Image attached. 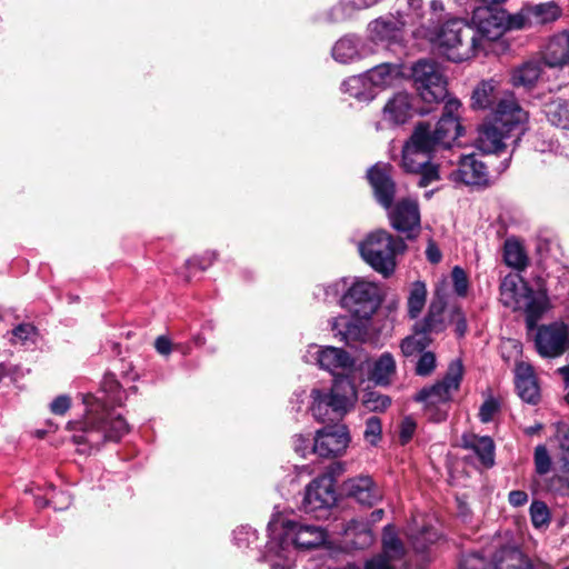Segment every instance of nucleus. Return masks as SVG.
<instances>
[{
  "instance_id": "obj_13",
  "label": "nucleus",
  "mask_w": 569,
  "mask_h": 569,
  "mask_svg": "<svg viewBox=\"0 0 569 569\" xmlns=\"http://www.w3.org/2000/svg\"><path fill=\"white\" fill-rule=\"evenodd\" d=\"M535 343L540 356L556 358L569 348L568 327L562 322L541 326L537 330Z\"/></svg>"
},
{
  "instance_id": "obj_44",
  "label": "nucleus",
  "mask_w": 569,
  "mask_h": 569,
  "mask_svg": "<svg viewBox=\"0 0 569 569\" xmlns=\"http://www.w3.org/2000/svg\"><path fill=\"white\" fill-rule=\"evenodd\" d=\"M391 403V399L378 391H366L362 405L369 411H385Z\"/></svg>"
},
{
  "instance_id": "obj_15",
  "label": "nucleus",
  "mask_w": 569,
  "mask_h": 569,
  "mask_svg": "<svg viewBox=\"0 0 569 569\" xmlns=\"http://www.w3.org/2000/svg\"><path fill=\"white\" fill-rule=\"evenodd\" d=\"M561 16L556 2L526 4L510 19L511 28L526 29L555 22Z\"/></svg>"
},
{
  "instance_id": "obj_2",
  "label": "nucleus",
  "mask_w": 569,
  "mask_h": 569,
  "mask_svg": "<svg viewBox=\"0 0 569 569\" xmlns=\"http://www.w3.org/2000/svg\"><path fill=\"white\" fill-rule=\"evenodd\" d=\"M86 415L82 420L70 421L67 428L71 431H82L73 436L76 443L89 442L100 445L106 440H119L128 432V425L120 415L112 412L109 407L91 393L83 396Z\"/></svg>"
},
{
  "instance_id": "obj_4",
  "label": "nucleus",
  "mask_w": 569,
  "mask_h": 569,
  "mask_svg": "<svg viewBox=\"0 0 569 569\" xmlns=\"http://www.w3.org/2000/svg\"><path fill=\"white\" fill-rule=\"evenodd\" d=\"M280 526L279 542L269 547L268 560L271 569H291L293 563L290 547L297 550H312L322 547L328 540L327 530L316 523L283 520L273 522L271 527Z\"/></svg>"
},
{
  "instance_id": "obj_17",
  "label": "nucleus",
  "mask_w": 569,
  "mask_h": 569,
  "mask_svg": "<svg viewBox=\"0 0 569 569\" xmlns=\"http://www.w3.org/2000/svg\"><path fill=\"white\" fill-rule=\"evenodd\" d=\"M336 502L333 478L323 475L315 479L306 489L303 509L306 512H316L327 509Z\"/></svg>"
},
{
  "instance_id": "obj_37",
  "label": "nucleus",
  "mask_w": 569,
  "mask_h": 569,
  "mask_svg": "<svg viewBox=\"0 0 569 569\" xmlns=\"http://www.w3.org/2000/svg\"><path fill=\"white\" fill-rule=\"evenodd\" d=\"M427 287L422 281H415L409 290L407 300L408 315L411 319L418 318L426 306L427 301Z\"/></svg>"
},
{
  "instance_id": "obj_54",
  "label": "nucleus",
  "mask_w": 569,
  "mask_h": 569,
  "mask_svg": "<svg viewBox=\"0 0 569 569\" xmlns=\"http://www.w3.org/2000/svg\"><path fill=\"white\" fill-rule=\"evenodd\" d=\"M499 410L498 401L490 397L485 400L479 410V418L482 422L487 423L493 419V416Z\"/></svg>"
},
{
  "instance_id": "obj_3",
  "label": "nucleus",
  "mask_w": 569,
  "mask_h": 569,
  "mask_svg": "<svg viewBox=\"0 0 569 569\" xmlns=\"http://www.w3.org/2000/svg\"><path fill=\"white\" fill-rule=\"evenodd\" d=\"M368 179L373 189L377 201L389 210L391 226L399 232L411 237L413 231L420 228V212L417 201L402 199L393 208L391 203L395 197L396 186L391 179V167L386 163H377L368 171Z\"/></svg>"
},
{
  "instance_id": "obj_27",
  "label": "nucleus",
  "mask_w": 569,
  "mask_h": 569,
  "mask_svg": "<svg viewBox=\"0 0 569 569\" xmlns=\"http://www.w3.org/2000/svg\"><path fill=\"white\" fill-rule=\"evenodd\" d=\"M543 59L549 67H561L569 62V32L562 31L550 39Z\"/></svg>"
},
{
  "instance_id": "obj_43",
  "label": "nucleus",
  "mask_w": 569,
  "mask_h": 569,
  "mask_svg": "<svg viewBox=\"0 0 569 569\" xmlns=\"http://www.w3.org/2000/svg\"><path fill=\"white\" fill-rule=\"evenodd\" d=\"M405 549L395 533L386 529L383 533V555L389 560L398 559L403 556Z\"/></svg>"
},
{
  "instance_id": "obj_26",
  "label": "nucleus",
  "mask_w": 569,
  "mask_h": 569,
  "mask_svg": "<svg viewBox=\"0 0 569 569\" xmlns=\"http://www.w3.org/2000/svg\"><path fill=\"white\" fill-rule=\"evenodd\" d=\"M367 54L361 40L353 36L340 38L332 48V57L340 63L355 62Z\"/></svg>"
},
{
  "instance_id": "obj_41",
  "label": "nucleus",
  "mask_w": 569,
  "mask_h": 569,
  "mask_svg": "<svg viewBox=\"0 0 569 569\" xmlns=\"http://www.w3.org/2000/svg\"><path fill=\"white\" fill-rule=\"evenodd\" d=\"M380 0H342L341 3L332 10L335 21L345 20L352 17L356 11L367 9Z\"/></svg>"
},
{
  "instance_id": "obj_46",
  "label": "nucleus",
  "mask_w": 569,
  "mask_h": 569,
  "mask_svg": "<svg viewBox=\"0 0 569 569\" xmlns=\"http://www.w3.org/2000/svg\"><path fill=\"white\" fill-rule=\"evenodd\" d=\"M12 339L13 342L19 343H27L29 341H34L37 337V329L30 323H22L16 327L12 330Z\"/></svg>"
},
{
  "instance_id": "obj_20",
  "label": "nucleus",
  "mask_w": 569,
  "mask_h": 569,
  "mask_svg": "<svg viewBox=\"0 0 569 569\" xmlns=\"http://www.w3.org/2000/svg\"><path fill=\"white\" fill-rule=\"evenodd\" d=\"M407 30L396 16L381 17L369 24L370 38L377 43H399Z\"/></svg>"
},
{
  "instance_id": "obj_57",
  "label": "nucleus",
  "mask_w": 569,
  "mask_h": 569,
  "mask_svg": "<svg viewBox=\"0 0 569 569\" xmlns=\"http://www.w3.org/2000/svg\"><path fill=\"white\" fill-rule=\"evenodd\" d=\"M451 322L455 325V331L458 336H463L467 331L466 318L459 308L451 311Z\"/></svg>"
},
{
  "instance_id": "obj_19",
  "label": "nucleus",
  "mask_w": 569,
  "mask_h": 569,
  "mask_svg": "<svg viewBox=\"0 0 569 569\" xmlns=\"http://www.w3.org/2000/svg\"><path fill=\"white\" fill-rule=\"evenodd\" d=\"M459 167L450 173L451 180L468 186H485L489 181L487 164L475 154L459 156Z\"/></svg>"
},
{
  "instance_id": "obj_9",
  "label": "nucleus",
  "mask_w": 569,
  "mask_h": 569,
  "mask_svg": "<svg viewBox=\"0 0 569 569\" xmlns=\"http://www.w3.org/2000/svg\"><path fill=\"white\" fill-rule=\"evenodd\" d=\"M401 239L393 238L385 230H377L359 243L362 259L377 272L390 276L396 268V256L405 250Z\"/></svg>"
},
{
  "instance_id": "obj_24",
  "label": "nucleus",
  "mask_w": 569,
  "mask_h": 569,
  "mask_svg": "<svg viewBox=\"0 0 569 569\" xmlns=\"http://www.w3.org/2000/svg\"><path fill=\"white\" fill-rule=\"evenodd\" d=\"M396 373L397 362L390 352H383L368 362V379L377 386H390Z\"/></svg>"
},
{
  "instance_id": "obj_52",
  "label": "nucleus",
  "mask_w": 569,
  "mask_h": 569,
  "mask_svg": "<svg viewBox=\"0 0 569 569\" xmlns=\"http://www.w3.org/2000/svg\"><path fill=\"white\" fill-rule=\"evenodd\" d=\"M436 367V357L432 352H423L416 367V372L419 376H428L432 372Z\"/></svg>"
},
{
  "instance_id": "obj_31",
  "label": "nucleus",
  "mask_w": 569,
  "mask_h": 569,
  "mask_svg": "<svg viewBox=\"0 0 569 569\" xmlns=\"http://www.w3.org/2000/svg\"><path fill=\"white\" fill-rule=\"evenodd\" d=\"M542 112L551 126L569 130V100L552 97L543 103Z\"/></svg>"
},
{
  "instance_id": "obj_10",
  "label": "nucleus",
  "mask_w": 569,
  "mask_h": 569,
  "mask_svg": "<svg viewBox=\"0 0 569 569\" xmlns=\"http://www.w3.org/2000/svg\"><path fill=\"white\" fill-rule=\"evenodd\" d=\"M413 86L426 103H439L447 97V79L441 67L431 60H419L411 68Z\"/></svg>"
},
{
  "instance_id": "obj_38",
  "label": "nucleus",
  "mask_w": 569,
  "mask_h": 569,
  "mask_svg": "<svg viewBox=\"0 0 569 569\" xmlns=\"http://www.w3.org/2000/svg\"><path fill=\"white\" fill-rule=\"evenodd\" d=\"M101 397L92 395L100 399L107 407L120 405L122 401V390L113 375H106L101 383Z\"/></svg>"
},
{
  "instance_id": "obj_55",
  "label": "nucleus",
  "mask_w": 569,
  "mask_h": 569,
  "mask_svg": "<svg viewBox=\"0 0 569 569\" xmlns=\"http://www.w3.org/2000/svg\"><path fill=\"white\" fill-rule=\"evenodd\" d=\"M27 372L28 370L23 369L18 365L6 366L4 363L0 362V379L4 375H8L13 382H18L26 376Z\"/></svg>"
},
{
  "instance_id": "obj_58",
  "label": "nucleus",
  "mask_w": 569,
  "mask_h": 569,
  "mask_svg": "<svg viewBox=\"0 0 569 569\" xmlns=\"http://www.w3.org/2000/svg\"><path fill=\"white\" fill-rule=\"evenodd\" d=\"M535 373L532 367L527 362H519L516 366V380L533 379Z\"/></svg>"
},
{
  "instance_id": "obj_11",
  "label": "nucleus",
  "mask_w": 569,
  "mask_h": 569,
  "mask_svg": "<svg viewBox=\"0 0 569 569\" xmlns=\"http://www.w3.org/2000/svg\"><path fill=\"white\" fill-rule=\"evenodd\" d=\"M381 303L378 286L366 280H356L341 296L340 306L358 321H368Z\"/></svg>"
},
{
  "instance_id": "obj_28",
  "label": "nucleus",
  "mask_w": 569,
  "mask_h": 569,
  "mask_svg": "<svg viewBox=\"0 0 569 569\" xmlns=\"http://www.w3.org/2000/svg\"><path fill=\"white\" fill-rule=\"evenodd\" d=\"M462 447L472 450L485 468H490L495 465V443L490 437L465 435L462 437Z\"/></svg>"
},
{
  "instance_id": "obj_32",
  "label": "nucleus",
  "mask_w": 569,
  "mask_h": 569,
  "mask_svg": "<svg viewBox=\"0 0 569 569\" xmlns=\"http://www.w3.org/2000/svg\"><path fill=\"white\" fill-rule=\"evenodd\" d=\"M501 97L502 94L498 90V82L492 79L485 80L475 88L471 106L473 109H493Z\"/></svg>"
},
{
  "instance_id": "obj_45",
  "label": "nucleus",
  "mask_w": 569,
  "mask_h": 569,
  "mask_svg": "<svg viewBox=\"0 0 569 569\" xmlns=\"http://www.w3.org/2000/svg\"><path fill=\"white\" fill-rule=\"evenodd\" d=\"M516 388L520 398L526 402L535 403L539 398V388L536 378L516 380Z\"/></svg>"
},
{
  "instance_id": "obj_50",
  "label": "nucleus",
  "mask_w": 569,
  "mask_h": 569,
  "mask_svg": "<svg viewBox=\"0 0 569 569\" xmlns=\"http://www.w3.org/2000/svg\"><path fill=\"white\" fill-rule=\"evenodd\" d=\"M438 538V533L435 530L428 528L422 530L419 536L413 538L412 545L418 552H423L427 550L428 545L436 542Z\"/></svg>"
},
{
  "instance_id": "obj_5",
  "label": "nucleus",
  "mask_w": 569,
  "mask_h": 569,
  "mask_svg": "<svg viewBox=\"0 0 569 569\" xmlns=\"http://www.w3.org/2000/svg\"><path fill=\"white\" fill-rule=\"evenodd\" d=\"M431 132L430 124L420 122L402 148L401 166L409 173L420 174L418 186L427 187L439 180L438 167L430 163L431 153L443 148L446 142Z\"/></svg>"
},
{
  "instance_id": "obj_34",
  "label": "nucleus",
  "mask_w": 569,
  "mask_h": 569,
  "mask_svg": "<svg viewBox=\"0 0 569 569\" xmlns=\"http://www.w3.org/2000/svg\"><path fill=\"white\" fill-rule=\"evenodd\" d=\"M341 89L360 102H369L377 94L367 73L348 78L342 82Z\"/></svg>"
},
{
  "instance_id": "obj_14",
  "label": "nucleus",
  "mask_w": 569,
  "mask_h": 569,
  "mask_svg": "<svg viewBox=\"0 0 569 569\" xmlns=\"http://www.w3.org/2000/svg\"><path fill=\"white\" fill-rule=\"evenodd\" d=\"M349 442L350 436L346 426H328L317 431L311 451L323 458L337 457L346 451Z\"/></svg>"
},
{
  "instance_id": "obj_35",
  "label": "nucleus",
  "mask_w": 569,
  "mask_h": 569,
  "mask_svg": "<svg viewBox=\"0 0 569 569\" xmlns=\"http://www.w3.org/2000/svg\"><path fill=\"white\" fill-rule=\"evenodd\" d=\"M366 73L376 93L392 86L401 76L399 67L390 63L379 64Z\"/></svg>"
},
{
  "instance_id": "obj_18",
  "label": "nucleus",
  "mask_w": 569,
  "mask_h": 569,
  "mask_svg": "<svg viewBox=\"0 0 569 569\" xmlns=\"http://www.w3.org/2000/svg\"><path fill=\"white\" fill-rule=\"evenodd\" d=\"M461 103L458 99L450 98L446 101L443 113L436 127L431 132L446 142V146H451L463 132V128L459 122V110Z\"/></svg>"
},
{
  "instance_id": "obj_51",
  "label": "nucleus",
  "mask_w": 569,
  "mask_h": 569,
  "mask_svg": "<svg viewBox=\"0 0 569 569\" xmlns=\"http://www.w3.org/2000/svg\"><path fill=\"white\" fill-rule=\"evenodd\" d=\"M381 435V422L379 418L371 417L366 422V429L363 432L365 439L371 443L376 445L378 440L380 439Z\"/></svg>"
},
{
  "instance_id": "obj_6",
  "label": "nucleus",
  "mask_w": 569,
  "mask_h": 569,
  "mask_svg": "<svg viewBox=\"0 0 569 569\" xmlns=\"http://www.w3.org/2000/svg\"><path fill=\"white\" fill-rule=\"evenodd\" d=\"M427 38L439 54L453 62H462L481 52V41L477 31L463 19H451L439 31H427Z\"/></svg>"
},
{
  "instance_id": "obj_60",
  "label": "nucleus",
  "mask_w": 569,
  "mask_h": 569,
  "mask_svg": "<svg viewBox=\"0 0 569 569\" xmlns=\"http://www.w3.org/2000/svg\"><path fill=\"white\" fill-rule=\"evenodd\" d=\"M293 446H295V451L297 453H299L301 457H306L308 450L310 449V441H309V439L299 435V436L295 437Z\"/></svg>"
},
{
  "instance_id": "obj_61",
  "label": "nucleus",
  "mask_w": 569,
  "mask_h": 569,
  "mask_svg": "<svg viewBox=\"0 0 569 569\" xmlns=\"http://www.w3.org/2000/svg\"><path fill=\"white\" fill-rule=\"evenodd\" d=\"M366 569H395V568L389 565V562H388L387 558H385V556H377V557L370 559L366 563Z\"/></svg>"
},
{
  "instance_id": "obj_56",
  "label": "nucleus",
  "mask_w": 569,
  "mask_h": 569,
  "mask_svg": "<svg viewBox=\"0 0 569 569\" xmlns=\"http://www.w3.org/2000/svg\"><path fill=\"white\" fill-rule=\"evenodd\" d=\"M71 407V398L67 395L58 396L50 403V410L54 415H64Z\"/></svg>"
},
{
  "instance_id": "obj_47",
  "label": "nucleus",
  "mask_w": 569,
  "mask_h": 569,
  "mask_svg": "<svg viewBox=\"0 0 569 569\" xmlns=\"http://www.w3.org/2000/svg\"><path fill=\"white\" fill-rule=\"evenodd\" d=\"M531 521L535 527L539 528L549 522V510L541 501L532 502L530 507Z\"/></svg>"
},
{
  "instance_id": "obj_53",
  "label": "nucleus",
  "mask_w": 569,
  "mask_h": 569,
  "mask_svg": "<svg viewBox=\"0 0 569 569\" xmlns=\"http://www.w3.org/2000/svg\"><path fill=\"white\" fill-rule=\"evenodd\" d=\"M349 286L346 279H339L329 283L325 288V295L328 300H338L340 302L341 296L348 290Z\"/></svg>"
},
{
  "instance_id": "obj_63",
  "label": "nucleus",
  "mask_w": 569,
  "mask_h": 569,
  "mask_svg": "<svg viewBox=\"0 0 569 569\" xmlns=\"http://www.w3.org/2000/svg\"><path fill=\"white\" fill-rule=\"evenodd\" d=\"M426 256L431 263H438L442 258L441 251L433 241H429Z\"/></svg>"
},
{
  "instance_id": "obj_59",
  "label": "nucleus",
  "mask_w": 569,
  "mask_h": 569,
  "mask_svg": "<svg viewBox=\"0 0 569 569\" xmlns=\"http://www.w3.org/2000/svg\"><path fill=\"white\" fill-rule=\"evenodd\" d=\"M415 428H416V425L411 419L406 418L402 421L401 430H400V439H401L402 443H406L410 440V438L413 435Z\"/></svg>"
},
{
  "instance_id": "obj_21",
  "label": "nucleus",
  "mask_w": 569,
  "mask_h": 569,
  "mask_svg": "<svg viewBox=\"0 0 569 569\" xmlns=\"http://www.w3.org/2000/svg\"><path fill=\"white\" fill-rule=\"evenodd\" d=\"M426 10L422 0H398L396 17L411 30L413 37H423L428 29L425 28L423 18Z\"/></svg>"
},
{
  "instance_id": "obj_42",
  "label": "nucleus",
  "mask_w": 569,
  "mask_h": 569,
  "mask_svg": "<svg viewBox=\"0 0 569 569\" xmlns=\"http://www.w3.org/2000/svg\"><path fill=\"white\" fill-rule=\"evenodd\" d=\"M505 261L509 267L522 270L527 266V256L517 241H506Z\"/></svg>"
},
{
  "instance_id": "obj_33",
  "label": "nucleus",
  "mask_w": 569,
  "mask_h": 569,
  "mask_svg": "<svg viewBox=\"0 0 569 569\" xmlns=\"http://www.w3.org/2000/svg\"><path fill=\"white\" fill-rule=\"evenodd\" d=\"M543 63L538 60H529L515 68L511 73V82L516 87L532 88L542 73Z\"/></svg>"
},
{
  "instance_id": "obj_8",
  "label": "nucleus",
  "mask_w": 569,
  "mask_h": 569,
  "mask_svg": "<svg viewBox=\"0 0 569 569\" xmlns=\"http://www.w3.org/2000/svg\"><path fill=\"white\" fill-rule=\"evenodd\" d=\"M463 373V367L460 360L452 361L447 370L445 378L431 386L423 388L416 396V400L425 403V410L429 419L439 422L447 417L448 402L453 392L460 386Z\"/></svg>"
},
{
  "instance_id": "obj_36",
  "label": "nucleus",
  "mask_w": 569,
  "mask_h": 569,
  "mask_svg": "<svg viewBox=\"0 0 569 569\" xmlns=\"http://www.w3.org/2000/svg\"><path fill=\"white\" fill-rule=\"evenodd\" d=\"M331 329L335 331L336 336H340V339L347 342L349 340L359 339L366 332L363 325L351 322L346 316L335 318L331 323Z\"/></svg>"
},
{
  "instance_id": "obj_40",
  "label": "nucleus",
  "mask_w": 569,
  "mask_h": 569,
  "mask_svg": "<svg viewBox=\"0 0 569 569\" xmlns=\"http://www.w3.org/2000/svg\"><path fill=\"white\" fill-rule=\"evenodd\" d=\"M430 343L428 333L415 327L412 336L405 338L400 345L403 356L411 357L422 352Z\"/></svg>"
},
{
  "instance_id": "obj_30",
  "label": "nucleus",
  "mask_w": 569,
  "mask_h": 569,
  "mask_svg": "<svg viewBox=\"0 0 569 569\" xmlns=\"http://www.w3.org/2000/svg\"><path fill=\"white\" fill-rule=\"evenodd\" d=\"M495 569H535L533 562L518 548L506 547L493 557Z\"/></svg>"
},
{
  "instance_id": "obj_49",
  "label": "nucleus",
  "mask_w": 569,
  "mask_h": 569,
  "mask_svg": "<svg viewBox=\"0 0 569 569\" xmlns=\"http://www.w3.org/2000/svg\"><path fill=\"white\" fill-rule=\"evenodd\" d=\"M535 466L539 475H546L550 471L551 459L545 446H538L535 450Z\"/></svg>"
},
{
  "instance_id": "obj_7",
  "label": "nucleus",
  "mask_w": 569,
  "mask_h": 569,
  "mask_svg": "<svg viewBox=\"0 0 569 569\" xmlns=\"http://www.w3.org/2000/svg\"><path fill=\"white\" fill-rule=\"evenodd\" d=\"M500 301L512 310H523L527 325L533 328L547 309V297L535 292L517 273L507 274L500 284Z\"/></svg>"
},
{
  "instance_id": "obj_1",
  "label": "nucleus",
  "mask_w": 569,
  "mask_h": 569,
  "mask_svg": "<svg viewBox=\"0 0 569 569\" xmlns=\"http://www.w3.org/2000/svg\"><path fill=\"white\" fill-rule=\"evenodd\" d=\"M308 363H316L332 373L333 383L329 391H311L312 416L321 421H336L349 412L358 399L353 372L355 361L340 348L310 345L303 356Z\"/></svg>"
},
{
  "instance_id": "obj_29",
  "label": "nucleus",
  "mask_w": 569,
  "mask_h": 569,
  "mask_svg": "<svg viewBox=\"0 0 569 569\" xmlns=\"http://www.w3.org/2000/svg\"><path fill=\"white\" fill-rule=\"evenodd\" d=\"M445 300L437 295L429 306V310L425 319L416 323V328L427 333H439L447 327L443 316Z\"/></svg>"
},
{
  "instance_id": "obj_25",
  "label": "nucleus",
  "mask_w": 569,
  "mask_h": 569,
  "mask_svg": "<svg viewBox=\"0 0 569 569\" xmlns=\"http://www.w3.org/2000/svg\"><path fill=\"white\" fill-rule=\"evenodd\" d=\"M506 137V131L488 121L480 127L476 146L483 153H497L503 149Z\"/></svg>"
},
{
  "instance_id": "obj_22",
  "label": "nucleus",
  "mask_w": 569,
  "mask_h": 569,
  "mask_svg": "<svg viewBox=\"0 0 569 569\" xmlns=\"http://www.w3.org/2000/svg\"><path fill=\"white\" fill-rule=\"evenodd\" d=\"M413 116L412 97L407 92L393 94L382 109V121L390 126H399Z\"/></svg>"
},
{
  "instance_id": "obj_12",
  "label": "nucleus",
  "mask_w": 569,
  "mask_h": 569,
  "mask_svg": "<svg viewBox=\"0 0 569 569\" xmlns=\"http://www.w3.org/2000/svg\"><path fill=\"white\" fill-rule=\"evenodd\" d=\"M505 10L496 7H477L472 14V27L481 41V51L486 50L487 42L498 40L507 30H511L510 19Z\"/></svg>"
},
{
  "instance_id": "obj_23",
  "label": "nucleus",
  "mask_w": 569,
  "mask_h": 569,
  "mask_svg": "<svg viewBox=\"0 0 569 569\" xmlns=\"http://www.w3.org/2000/svg\"><path fill=\"white\" fill-rule=\"evenodd\" d=\"M343 489L348 496L366 506H373L382 498L380 488L369 476H359L348 479L343 483Z\"/></svg>"
},
{
  "instance_id": "obj_62",
  "label": "nucleus",
  "mask_w": 569,
  "mask_h": 569,
  "mask_svg": "<svg viewBox=\"0 0 569 569\" xmlns=\"http://www.w3.org/2000/svg\"><path fill=\"white\" fill-rule=\"evenodd\" d=\"M557 440L561 449L569 450V426L562 425L558 428Z\"/></svg>"
},
{
  "instance_id": "obj_64",
  "label": "nucleus",
  "mask_w": 569,
  "mask_h": 569,
  "mask_svg": "<svg viewBox=\"0 0 569 569\" xmlns=\"http://www.w3.org/2000/svg\"><path fill=\"white\" fill-rule=\"evenodd\" d=\"M559 479L569 488V456L561 458V466L559 467Z\"/></svg>"
},
{
  "instance_id": "obj_39",
  "label": "nucleus",
  "mask_w": 569,
  "mask_h": 569,
  "mask_svg": "<svg viewBox=\"0 0 569 569\" xmlns=\"http://www.w3.org/2000/svg\"><path fill=\"white\" fill-rule=\"evenodd\" d=\"M345 533L348 537H353L355 539L351 540L352 545L356 548H365L372 543L373 536L371 530L367 527L366 523L358 521V520H351L346 530Z\"/></svg>"
},
{
  "instance_id": "obj_48",
  "label": "nucleus",
  "mask_w": 569,
  "mask_h": 569,
  "mask_svg": "<svg viewBox=\"0 0 569 569\" xmlns=\"http://www.w3.org/2000/svg\"><path fill=\"white\" fill-rule=\"evenodd\" d=\"M451 278L455 291L458 296L465 297L468 292L469 281L465 270L458 266L452 269Z\"/></svg>"
},
{
  "instance_id": "obj_16",
  "label": "nucleus",
  "mask_w": 569,
  "mask_h": 569,
  "mask_svg": "<svg viewBox=\"0 0 569 569\" xmlns=\"http://www.w3.org/2000/svg\"><path fill=\"white\" fill-rule=\"evenodd\" d=\"M528 120V112L525 111L511 93H503L492 109L489 120L500 129L509 133L516 128L522 127Z\"/></svg>"
}]
</instances>
